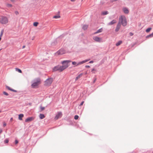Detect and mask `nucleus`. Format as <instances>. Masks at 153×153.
<instances>
[{
	"label": "nucleus",
	"mask_w": 153,
	"mask_h": 153,
	"mask_svg": "<svg viewBox=\"0 0 153 153\" xmlns=\"http://www.w3.org/2000/svg\"><path fill=\"white\" fill-rule=\"evenodd\" d=\"M41 83V79L39 78L35 79L32 84L31 86L32 88H38L39 85Z\"/></svg>",
	"instance_id": "1"
},
{
	"label": "nucleus",
	"mask_w": 153,
	"mask_h": 153,
	"mask_svg": "<svg viewBox=\"0 0 153 153\" xmlns=\"http://www.w3.org/2000/svg\"><path fill=\"white\" fill-rule=\"evenodd\" d=\"M119 23L122 24L123 26H125L127 25V22L126 19L124 16H121L119 18Z\"/></svg>",
	"instance_id": "2"
},
{
	"label": "nucleus",
	"mask_w": 153,
	"mask_h": 153,
	"mask_svg": "<svg viewBox=\"0 0 153 153\" xmlns=\"http://www.w3.org/2000/svg\"><path fill=\"white\" fill-rule=\"evenodd\" d=\"M9 22V19L6 16H1L0 17V23L3 25H6Z\"/></svg>",
	"instance_id": "3"
},
{
	"label": "nucleus",
	"mask_w": 153,
	"mask_h": 153,
	"mask_svg": "<svg viewBox=\"0 0 153 153\" xmlns=\"http://www.w3.org/2000/svg\"><path fill=\"white\" fill-rule=\"evenodd\" d=\"M53 81V79L52 78H49L45 81L44 85L46 86H49L51 85Z\"/></svg>",
	"instance_id": "4"
},
{
	"label": "nucleus",
	"mask_w": 153,
	"mask_h": 153,
	"mask_svg": "<svg viewBox=\"0 0 153 153\" xmlns=\"http://www.w3.org/2000/svg\"><path fill=\"white\" fill-rule=\"evenodd\" d=\"M89 60L90 59H86L82 61L79 62L77 63H76V62H72V64L74 65H75V66H76L77 65H79L81 64H83L85 63L88 62Z\"/></svg>",
	"instance_id": "5"
},
{
	"label": "nucleus",
	"mask_w": 153,
	"mask_h": 153,
	"mask_svg": "<svg viewBox=\"0 0 153 153\" xmlns=\"http://www.w3.org/2000/svg\"><path fill=\"white\" fill-rule=\"evenodd\" d=\"M62 114L61 112H58L55 117L54 119L55 120H57L59 118L61 117L62 116Z\"/></svg>",
	"instance_id": "6"
},
{
	"label": "nucleus",
	"mask_w": 153,
	"mask_h": 153,
	"mask_svg": "<svg viewBox=\"0 0 153 153\" xmlns=\"http://www.w3.org/2000/svg\"><path fill=\"white\" fill-rule=\"evenodd\" d=\"M93 39L95 41L97 42H100L102 40V39L101 38L97 36H94Z\"/></svg>",
	"instance_id": "7"
},
{
	"label": "nucleus",
	"mask_w": 153,
	"mask_h": 153,
	"mask_svg": "<svg viewBox=\"0 0 153 153\" xmlns=\"http://www.w3.org/2000/svg\"><path fill=\"white\" fill-rule=\"evenodd\" d=\"M65 53V51L63 49H61L56 52V54L58 55H61Z\"/></svg>",
	"instance_id": "8"
},
{
	"label": "nucleus",
	"mask_w": 153,
	"mask_h": 153,
	"mask_svg": "<svg viewBox=\"0 0 153 153\" xmlns=\"http://www.w3.org/2000/svg\"><path fill=\"white\" fill-rule=\"evenodd\" d=\"M35 118L34 117H30L28 118H27L25 120V122H29L31 121L32 120H33Z\"/></svg>",
	"instance_id": "9"
},
{
	"label": "nucleus",
	"mask_w": 153,
	"mask_h": 153,
	"mask_svg": "<svg viewBox=\"0 0 153 153\" xmlns=\"http://www.w3.org/2000/svg\"><path fill=\"white\" fill-rule=\"evenodd\" d=\"M71 61L70 60H65L63 61L62 62V64H63V65H65V66H67V68L68 66V63L70 62Z\"/></svg>",
	"instance_id": "10"
},
{
	"label": "nucleus",
	"mask_w": 153,
	"mask_h": 153,
	"mask_svg": "<svg viewBox=\"0 0 153 153\" xmlns=\"http://www.w3.org/2000/svg\"><path fill=\"white\" fill-rule=\"evenodd\" d=\"M67 68V66L62 65V66H59L60 71H62L64 69Z\"/></svg>",
	"instance_id": "11"
},
{
	"label": "nucleus",
	"mask_w": 153,
	"mask_h": 153,
	"mask_svg": "<svg viewBox=\"0 0 153 153\" xmlns=\"http://www.w3.org/2000/svg\"><path fill=\"white\" fill-rule=\"evenodd\" d=\"M120 27H121V24H120V23H118L117 25V26L116 29L115 30V31L116 32H117L120 29Z\"/></svg>",
	"instance_id": "12"
},
{
	"label": "nucleus",
	"mask_w": 153,
	"mask_h": 153,
	"mask_svg": "<svg viewBox=\"0 0 153 153\" xmlns=\"http://www.w3.org/2000/svg\"><path fill=\"white\" fill-rule=\"evenodd\" d=\"M53 70L54 71H60L59 65H58L54 67L53 68Z\"/></svg>",
	"instance_id": "13"
},
{
	"label": "nucleus",
	"mask_w": 153,
	"mask_h": 153,
	"mask_svg": "<svg viewBox=\"0 0 153 153\" xmlns=\"http://www.w3.org/2000/svg\"><path fill=\"white\" fill-rule=\"evenodd\" d=\"M123 12L126 14H128L129 12L128 10V8L126 7L123 8Z\"/></svg>",
	"instance_id": "14"
},
{
	"label": "nucleus",
	"mask_w": 153,
	"mask_h": 153,
	"mask_svg": "<svg viewBox=\"0 0 153 153\" xmlns=\"http://www.w3.org/2000/svg\"><path fill=\"white\" fill-rule=\"evenodd\" d=\"M116 22H117V21L116 20H113L112 21H111V22H110L108 23V25H111L114 24L116 23Z\"/></svg>",
	"instance_id": "15"
},
{
	"label": "nucleus",
	"mask_w": 153,
	"mask_h": 153,
	"mask_svg": "<svg viewBox=\"0 0 153 153\" xmlns=\"http://www.w3.org/2000/svg\"><path fill=\"white\" fill-rule=\"evenodd\" d=\"M102 28H101L99 29L96 32L94 33V34H96L97 33L101 32H102Z\"/></svg>",
	"instance_id": "16"
},
{
	"label": "nucleus",
	"mask_w": 153,
	"mask_h": 153,
	"mask_svg": "<svg viewBox=\"0 0 153 153\" xmlns=\"http://www.w3.org/2000/svg\"><path fill=\"white\" fill-rule=\"evenodd\" d=\"M82 75L83 74L82 73L80 74L79 75L77 76L76 77L75 79L76 81L77 80L79 79L82 76Z\"/></svg>",
	"instance_id": "17"
},
{
	"label": "nucleus",
	"mask_w": 153,
	"mask_h": 153,
	"mask_svg": "<svg viewBox=\"0 0 153 153\" xmlns=\"http://www.w3.org/2000/svg\"><path fill=\"white\" fill-rule=\"evenodd\" d=\"M24 117V115L23 114H20L19 115V119L20 120H22V118Z\"/></svg>",
	"instance_id": "18"
},
{
	"label": "nucleus",
	"mask_w": 153,
	"mask_h": 153,
	"mask_svg": "<svg viewBox=\"0 0 153 153\" xmlns=\"http://www.w3.org/2000/svg\"><path fill=\"white\" fill-rule=\"evenodd\" d=\"M9 90L11 91H12L16 92V90H14L13 89L11 88H10L8 86H6V87Z\"/></svg>",
	"instance_id": "19"
},
{
	"label": "nucleus",
	"mask_w": 153,
	"mask_h": 153,
	"mask_svg": "<svg viewBox=\"0 0 153 153\" xmlns=\"http://www.w3.org/2000/svg\"><path fill=\"white\" fill-rule=\"evenodd\" d=\"M39 117L40 119H42L45 117V116L43 114H40L39 115Z\"/></svg>",
	"instance_id": "20"
},
{
	"label": "nucleus",
	"mask_w": 153,
	"mask_h": 153,
	"mask_svg": "<svg viewBox=\"0 0 153 153\" xmlns=\"http://www.w3.org/2000/svg\"><path fill=\"white\" fill-rule=\"evenodd\" d=\"M88 27V25H84L83 26L82 28L85 30H86Z\"/></svg>",
	"instance_id": "21"
},
{
	"label": "nucleus",
	"mask_w": 153,
	"mask_h": 153,
	"mask_svg": "<svg viewBox=\"0 0 153 153\" xmlns=\"http://www.w3.org/2000/svg\"><path fill=\"white\" fill-rule=\"evenodd\" d=\"M122 42L121 41H119L118 42L116 43V45L117 46H119L122 43Z\"/></svg>",
	"instance_id": "22"
},
{
	"label": "nucleus",
	"mask_w": 153,
	"mask_h": 153,
	"mask_svg": "<svg viewBox=\"0 0 153 153\" xmlns=\"http://www.w3.org/2000/svg\"><path fill=\"white\" fill-rule=\"evenodd\" d=\"M152 29V28L151 27L149 28L146 29V31L147 33H149V32L150 31V30Z\"/></svg>",
	"instance_id": "23"
},
{
	"label": "nucleus",
	"mask_w": 153,
	"mask_h": 153,
	"mask_svg": "<svg viewBox=\"0 0 153 153\" xmlns=\"http://www.w3.org/2000/svg\"><path fill=\"white\" fill-rule=\"evenodd\" d=\"M15 70L16 71H17L20 73H22V71L20 69L18 68H16Z\"/></svg>",
	"instance_id": "24"
},
{
	"label": "nucleus",
	"mask_w": 153,
	"mask_h": 153,
	"mask_svg": "<svg viewBox=\"0 0 153 153\" xmlns=\"http://www.w3.org/2000/svg\"><path fill=\"white\" fill-rule=\"evenodd\" d=\"M60 17V16L59 15L54 16L53 18L54 19H58Z\"/></svg>",
	"instance_id": "25"
},
{
	"label": "nucleus",
	"mask_w": 153,
	"mask_h": 153,
	"mask_svg": "<svg viewBox=\"0 0 153 153\" xmlns=\"http://www.w3.org/2000/svg\"><path fill=\"white\" fill-rule=\"evenodd\" d=\"M108 12L107 11L103 12L102 13V14L103 15H105L108 14Z\"/></svg>",
	"instance_id": "26"
},
{
	"label": "nucleus",
	"mask_w": 153,
	"mask_h": 153,
	"mask_svg": "<svg viewBox=\"0 0 153 153\" xmlns=\"http://www.w3.org/2000/svg\"><path fill=\"white\" fill-rule=\"evenodd\" d=\"M38 24V23L37 22H35L33 23V25L34 26H37Z\"/></svg>",
	"instance_id": "27"
},
{
	"label": "nucleus",
	"mask_w": 153,
	"mask_h": 153,
	"mask_svg": "<svg viewBox=\"0 0 153 153\" xmlns=\"http://www.w3.org/2000/svg\"><path fill=\"white\" fill-rule=\"evenodd\" d=\"M3 34V31H2L1 32V34L0 35V41L1 40V38Z\"/></svg>",
	"instance_id": "28"
},
{
	"label": "nucleus",
	"mask_w": 153,
	"mask_h": 153,
	"mask_svg": "<svg viewBox=\"0 0 153 153\" xmlns=\"http://www.w3.org/2000/svg\"><path fill=\"white\" fill-rule=\"evenodd\" d=\"M7 6L8 7H12V5L11 4H7Z\"/></svg>",
	"instance_id": "29"
},
{
	"label": "nucleus",
	"mask_w": 153,
	"mask_h": 153,
	"mask_svg": "<svg viewBox=\"0 0 153 153\" xmlns=\"http://www.w3.org/2000/svg\"><path fill=\"white\" fill-rule=\"evenodd\" d=\"M79 118L78 116L77 115H75L74 116V119L75 120H77Z\"/></svg>",
	"instance_id": "30"
},
{
	"label": "nucleus",
	"mask_w": 153,
	"mask_h": 153,
	"mask_svg": "<svg viewBox=\"0 0 153 153\" xmlns=\"http://www.w3.org/2000/svg\"><path fill=\"white\" fill-rule=\"evenodd\" d=\"M152 37V36L151 34H150V35H147V36H146V38H149V37Z\"/></svg>",
	"instance_id": "31"
},
{
	"label": "nucleus",
	"mask_w": 153,
	"mask_h": 153,
	"mask_svg": "<svg viewBox=\"0 0 153 153\" xmlns=\"http://www.w3.org/2000/svg\"><path fill=\"white\" fill-rule=\"evenodd\" d=\"M40 108L41 110L42 111L44 110L45 109V108L44 107H43L42 106H40Z\"/></svg>",
	"instance_id": "32"
},
{
	"label": "nucleus",
	"mask_w": 153,
	"mask_h": 153,
	"mask_svg": "<svg viewBox=\"0 0 153 153\" xmlns=\"http://www.w3.org/2000/svg\"><path fill=\"white\" fill-rule=\"evenodd\" d=\"M3 94L4 95H5L6 96H8V94L7 93V92H5V91H4L3 92Z\"/></svg>",
	"instance_id": "33"
},
{
	"label": "nucleus",
	"mask_w": 153,
	"mask_h": 153,
	"mask_svg": "<svg viewBox=\"0 0 153 153\" xmlns=\"http://www.w3.org/2000/svg\"><path fill=\"white\" fill-rule=\"evenodd\" d=\"M8 140L7 139H6L4 140V143H7L8 142Z\"/></svg>",
	"instance_id": "34"
},
{
	"label": "nucleus",
	"mask_w": 153,
	"mask_h": 153,
	"mask_svg": "<svg viewBox=\"0 0 153 153\" xmlns=\"http://www.w3.org/2000/svg\"><path fill=\"white\" fill-rule=\"evenodd\" d=\"M84 103V101H82L81 102V104H80V106H82L83 105V104Z\"/></svg>",
	"instance_id": "35"
},
{
	"label": "nucleus",
	"mask_w": 153,
	"mask_h": 153,
	"mask_svg": "<svg viewBox=\"0 0 153 153\" xmlns=\"http://www.w3.org/2000/svg\"><path fill=\"white\" fill-rule=\"evenodd\" d=\"M15 13V14L16 15H18L19 14V13L17 11H16Z\"/></svg>",
	"instance_id": "36"
},
{
	"label": "nucleus",
	"mask_w": 153,
	"mask_h": 153,
	"mask_svg": "<svg viewBox=\"0 0 153 153\" xmlns=\"http://www.w3.org/2000/svg\"><path fill=\"white\" fill-rule=\"evenodd\" d=\"M96 70L94 68H93L91 70V72H93V73H95L94 72H93L94 71H95Z\"/></svg>",
	"instance_id": "37"
},
{
	"label": "nucleus",
	"mask_w": 153,
	"mask_h": 153,
	"mask_svg": "<svg viewBox=\"0 0 153 153\" xmlns=\"http://www.w3.org/2000/svg\"><path fill=\"white\" fill-rule=\"evenodd\" d=\"M129 35L130 36H132L134 34L132 33L131 32L129 33Z\"/></svg>",
	"instance_id": "38"
},
{
	"label": "nucleus",
	"mask_w": 153,
	"mask_h": 153,
	"mask_svg": "<svg viewBox=\"0 0 153 153\" xmlns=\"http://www.w3.org/2000/svg\"><path fill=\"white\" fill-rule=\"evenodd\" d=\"M117 1V0H111V2H114V1Z\"/></svg>",
	"instance_id": "39"
},
{
	"label": "nucleus",
	"mask_w": 153,
	"mask_h": 153,
	"mask_svg": "<svg viewBox=\"0 0 153 153\" xmlns=\"http://www.w3.org/2000/svg\"><path fill=\"white\" fill-rule=\"evenodd\" d=\"M6 125V124L5 123H4L3 124V126L4 127Z\"/></svg>",
	"instance_id": "40"
},
{
	"label": "nucleus",
	"mask_w": 153,
	"mask_h": 153,
	"mask_svg": "<svg viewBox=\"0 0 153 153\" xmlns=\"http://www.w3.org/2000/svg\"><path fill=\"white\" fill-rule=\"evenodd\" d=\"M93 62H94L93 61H91L89 62V63H92Z\"/></svg>",
	"instance_id": "41"
},
{
	"label": "nucleus",
	"mask_w": 153,
	"mask_h": 153,
	"mask_svg": "<svg viewBox=\"0 0 153 153\" xmlns=\"http://www.w3.org/2000/svg\"><path fill=\"white\" fill-rule=\"evenodd\" d=\"M18 143V142L17 140H15V144H17Z\"/></svg>",
	"instance_id": "42"
},
{
	"label": "nucleus",
	"mask_w": 153,
	"mask_h": 153,
	"mask_svg": "<svg viewBox=\"0 0 153 153\" xmlns=\"http://www.w3.org/2000/svg\"><path fill=\"white\" fill-rule=\"evenodd\" d=\"M85 67L86 68H89L90 67V66L89 65H86L85 66Z\"/></svg>",
	"instance_id": "43"
},
{
	"label": "nucleus",
	"mask_w": 153,
	"mask_h": 153,
	"mask_svg": "<svg viewBox=\"0 0 153 153\" xmlns=\"http://www.w3.org/2000/svg\"><path fill=\"white\" fill-rule=\"evenodd\" d=\"M13 120V118L12 117L10 119V121L12 122Z\"/></svg>",
	"instance_id": "44"
},
{
	"label": "nucleus",
	"mask_w": 153,
	"mask_h": 153,
	"mask_svg": "<svg viewBox=\"0 0 153 153\" xmlns=\"http://www.w3.org/2000/svg\"><path fill=\"white\" fill-rule=\"evenodd\" d=\"M96 80V79H95L93 83H95V82Z\"/></svg>",
	"instance_id": "45"
},
{
	"label": "nucleus",
	"mask_w": 153,
	"mask_h": 153,
	"mask_svg": "<svg viewBox=\"0 0 153 153\" xmlns=\"http://www.w3.org/2000/svg\"><path fill=\"white\" fill-rule=\"evenodd\" d=\"M76 0H71V1L72 2H74Z\"/></svg>",
	"instance_id": "46"
},
{
	"label": "nucleus",
	"mask_w": 153,
	"mask_h": 153,
	"mask_svg": "<svg viewBox=\"0 0 153 153\" xmlns=\"http://www.w3.org/2000/svg\"><path fill=\"white\" fill-rule=\"evenodd\" d=\"M12 2H14L15 1V0H10Z\"/></svg>",
	"instance_id": "47"
},
{
	"label": "nucleus",
	"mask_w": 153,
	"mask_h": 153,
	"mask_svg": "<svg viewBox=\"0 0 153 153\" xmlns=\"http://www.w3.org/2000/svg\"><path fill=\"white\" fill-rule=\"evenodd\" d=\"M2 132V130L1 129H0V134Z\"/></svg>",
	"instance_id": "48"
},
{
	"label": "nucleus",
	"mask_w": 153,
	"mask_h": 153,
	"mask_svg": "<svg viewBox=\"0 0 153 153\" xmlns=\"http://www.w3.org/2000/svg\"><path fill=\"white\" fill-rule=\"evenodd\" d=\"M25 45H24L23 46V47H22V48H25Z\"/></svg>",
	"instance_id": "49"
},
{
	"label": "nucleus",
	"mask_w": 153,
	"mask_h": 153,
	"mask_svg": "<svg viewBox=\"0 0 153 153\" xmlns=\"http://www.w3.org/2000/svg\"><path fill=\"white\" fill-rule=\"evenodd\" d=\"M152 37L153 36V33L151 34Z\"/></svg>",
	"instance_id": "50"
},
{
	"label": "nucleus",
	"mask_w": 153,
	"mask_h": 153,
	"mask_svg": "<svg viewBox=\"0 0 153 153\" xmlns=\"http://www.w3.org/2000/svg\"><path fill=\"white\" fill-rule=\"evenodd\" d=\"M1 111H0V113L1 112Z\"/></svg>",
	"instance_id": "51"
}]
</instances>
